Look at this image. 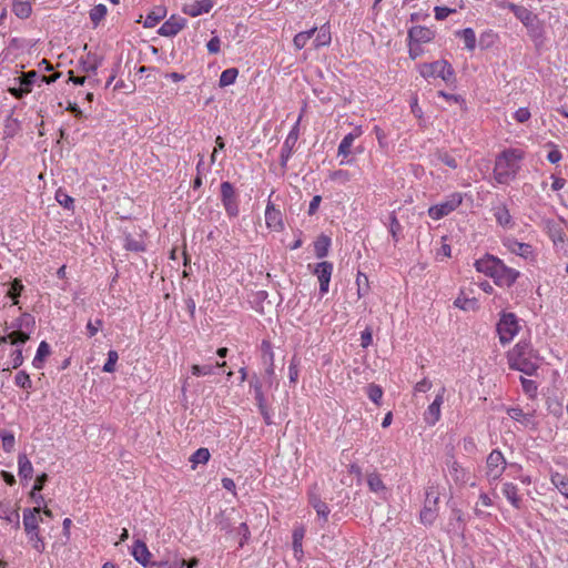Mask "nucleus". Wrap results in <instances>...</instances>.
I'll list each match as a JSON object with an SVG mask.
<instances>
[{"instance_id":"nucleus-38","label":"nucleus","mask_w":568,"mask_h":568,"mask_svg":"<svg viewBox=\"0 0 568 568\" xmlns=\"http://www.w3.org/2000/svg\"><path fill=\"white\" fill-rule=\"evenodd\" d=\"M457 36L462 37L464 40L466 49L473 51L476 47V34L471 28H466L462 31L457 32Z\"/></svg>"},{"instance_id":"nucleus-53","label":"nucleus","mask_w":568,"mask_h":568,"mask_svg":"<svg viewBox=\"0 0 568 568\" xmlns=\"http://www.w3.org/2000/svg\"><path fill=\"white\" fill-rule=\"evenodd\" d=\"M23 290V285L20 280H14L11 283V287L8 291V296L13 300V304H18L17 297L21 294V291Z\"/></svg>"},{"instance_id":"nucleus-3","label":"nucleus","mask_w":568,"mask_h":568,"mask_svg":"<svg viewBox=\"0 0 568 568\" xmlns=\"http://www.w3.org/2000/svg\"><path fill=\"white\" fill-rule=\"evenodd\" d=\"M509 367L526 375H534L539 367V357L527 343H518L507 355Z\"/></svg>"},{"instance_id":"nucleus-57","label":"nucleus","mask_w":568,"mask_h":568,"mask_svg":"<svg viewBox=\"0 0 568 568\" xmlns=\"http://www.w3.org/2000/svg\"><path fill=\"white\" fill-rule=\"evenodd\" d=\"M298 365L300 361L294 356L291 359L290 367H288V377L291 383H296L298 378Z\"/></svg>"},{"instance_id":"nucleus-28","label":"nucleus","mask_w":568,"mask_h":568,"mask_svg":"<svg viewBox=\"0 0 568 568\" xmlns=\"http://www.w3.org/2000/svg\"><path fill=\"white\" fill-rule=\"evenodd\" d=\"M507 414L510 418H513L516 422L521 423L525 426H528L532 419V414L524 413V410L520 407L507 408Z\"/></svg>"},{"instance_id":"nucleus-48","label":"nucleus","mask_w":568,"mask_h":568,"mask_svg":"<svg viewBox=\"0 0 568 568\" xmlns=\"http://www.w3.org/2000/svg\"><path fill=\"white\" fill-rule=\"evenodd\" d=\"M38 77L39 75L36 71H29V72L22 73V75L19 78L20 85H22L24 89H29V92H30L31 87Z\"/></svg>"},{"instance_id":"nucleus-29","label":"nucleus","mask_w":568,"mask_h":568,"mask_svg":"<svg viewBox=\"0 0 568 568\" xmlns=\"http://www.w3.org/2000/svg\"><path fill=\"white\" fill-rule=\"evenodd\" d=\"M331 245V239L324 234L317 237L314 243V252L316 257L323 258L327 255Z\"/></svg>"},{"instance_id":"nucleus-9","label":"nucleus","mask_w":568,"mask_h":568,"mask_svg":"<svg viewBox=\"0 0 568 568\" xmlns=\"http://www.w3.org/2000/svg\"><path fill=\"white\" fill-rule=\"evenodd\" d=\"M301 120H302V115L298 116L296 123L293 125L292 130L290 131V133L287 134L283 145H282V149H281V166L282 168H286L287 165V161L290 160L292 153H293V150L296 145V142L298 140V136H300V123H301Z\"/></svg>"},{"instance_id":"nucleus-55","label":"nucleus","mask_w":568,"mask_h":568,"mask_svg":"<svg viewBox=\"0 0 568 568\" xmlns=\"http://www.w3.org/2000/svg\"><path fill=\"white\" fill-rule=\"evenodd\" d=\"M329 179L339 183H347L351 181V173L346 170H336L331 173Z\"/></svg>"},{"instance_id":"nucleus-61","label":"nucleus","mask_w":568,"mask_h":568,"mask_svg":"<svg viewBox=\"0 0 568 568\" xmlns=\"http://www.w3.org/2000/svg\"><path fill=\"white\" fill-rule=\"evenodd\" d=\"M531 114H530V111L528 110V108H519L515 113H514V119L518 122V123H525L527 122L529 119H530Z\"/></svg>"},{"instance_id":"nucleus-46","label":"nucleus","mask_w":568,"mask_h":568,"mask_svg":"<svg viewBox=\"0 0 568 568\" xmlns=\"http://www.w3.org/2000/svg\"><path fill=\"white\" fill-rule=\"evenodd\" d=\"M449 474L457 484L465 483V470L456 463L454 462L449 467Z\"/></svg>"},{"instance_id":"nucleus-25","label":"nucleus","mask_w":568,"mask_h":568,"mask_svg":"<svg viewBox=\"0 0 568 568\" xmlns=\"http://www.w3.org/2000/svg\"><path fill=\"white\" fill-rule=\"evenodd\" d=\"M19 476L24 479H30L33 475V466L26 454L18 456Z\"/></svg>"},{"instance_id":"nucleus-35","label":"nucleus","mask_w":568,"mask_h":568,"mask_svg":"<svg viewBox=\"0 0 568 568\" xmlns=\"http://www.w3.org/2000/svg\"><path fill=\"white\" fill-rule=\"evenodd\" d=\"M12 11L17 17L21 19H27L30 17L32 8L29 1L17 0L13 3Z\"/></svg>"},{"instance_id":"nucleus-56","label":"nucleus","mask_w":568,"mask_h":568,"mask_svg":"<svg viewBox=\"0 0 568 568\" xmlns=\"http://www.w3.org/2000/svg\"><path fill=\"white\" fill-rule=\"evenodd\" d=\"M400 231H402V225H400L399 221L397 220V217L394 214H392L389 217V232L395 242L398 241V234Z\"/></svg>"},{"instance_id":"nucleus-16","label":"nucleus","mask_w":568,"mask_h":568,"mask_svg":"<svg viewBox=\"0 0 568 568\" xmlns=\"http://www.w3.org/2000/svg\"><path fill=\"white\" fill-rule=\"evenodd\" d=\"M0 519L11 525L16 530L20 528V515L18 508H14L10 501L0 503Z\"/></svg>"},{"instance_id":"nucleus-64","label":"nucleus","mask_w":568,"mask_h":568,"mask_svg":"<svg viewBox=\"0 0 568 568\" xmlns=\"http://www.w3.org/2000/svg\"><path fill=\"white\" fill-rule=\"evenodd\" d=\"M102 320H95V322L89 321L87 324V331L90 337L94 336L99 329L102 327Z\"/></svg>"},{"instance_id":"nucleus-8","label":"nucleus","mask_w":568,"mask_h":568,"mask_svg":"<svg viewBox=\"0 0 568 568\" xmlns=\"http://www.w3.org/2000/svg\"><path fill=\"white\" fill-rule=\"evenodd\" d=\"M507 462L500 450L494 449L486 459V478L489 483L497 481L505 471Z\"/></svg>"},{"instance_id":"nucleus-6","label":"nucleus","mask_w":568,"mask_h":568,"mask_svg":"<svg viewBox=\"0 0 568 568\" xmlns=\"http://www.w3.org/2000/svg\"><path fill=\"white\" fill-rule=\"evenodd\" d=\"M463 203L462 193L455 192L448 195L444 201L428 209V215L433 220H440L455 211Z\"/></svg>"},{"instance_id":"nucleus-13","label":"nucleus","mask_w":568,"mask_h":568,"mask_svg":"<svg viewBox=\"0 0 568 568\" xmlns=\"http://www.w3.org/2000/svg\"><path fill=\"white\" fill-rule=\"evenodd\" d=\"M333 272V264L329 262H321L316 265L314 273L320 282V292L325 294L328 292L329 281Z\"/></svg>"},{"instance_id":"nucleus-1","label":"nucleus","mask_w":568,"mask_h":568,"mask_svg":"<svg viewBox=\"0 0 568 568\" xmlns=\"http://www.w3.org/2000/svg\"><path fill=\"white\" fill-rule=\"evenodd\" d=\"M475 267L478 272L490 276L498 286L510 287L519 277V272L508 267L501 260L493 255L477 260Z\"/></svg>"},{"instance_id":"nucleus-31","label":"nucleus","mask_w":568,"mask_h":568,"mask_svg":"<svg viewBox=\"0 0 568 568\" xmlns=\"http://www.w3.org/2000/svg\"><path fill=\"white\" fill-rule=\"evenodd\" d=\"M50 355V345L42 341L37 349V354L32 361L36 368H41L44 359Z\"/></svg>"},{"instance_id":"nucleus-42","label":"nucleus","mask_w":568,"mask_h":568,"mask_svg":"<svg viewBox=\"0 0 568 568\" xmlns=\"http://www.w3.org/2000/svg\"><path fill=\"white\" fill-rule=\"evenodd\" d=\"M106 12V7L102 3L94 6L90 10V20L92 21L94 27H97L105 18Z\"/></svg>"},{"instance_id":"nucleus-30","label":"nucleus","mask_w":568,"mask_h":568,"mask_svg":"<svg viewBox=\"0 0 568 568\" xmlns=\"http://www.w3.org/2000/svg\"><path fill=\"white\" fill-rule=\"evenodd\" d=\"M454 305L463 311H476L478 308V301L475 297H467L464 293L455 300Z\"/></svg>"},{"instance_id":"nucleus-2","label":"nucleus","mask_w":568,"mask_h":568,"mask_svg":"<svg viewBox=\"0 0 568 568\" xmlns=\"http://www.w3.org/2000/svg\"><path fill=\"white\" fill-rule=\"evenodd\" d=\"M524 152L518 149H508L501 152L495 161L494 179L499 184H508L520 169Z\"/></svg>"},{"instance_id":"nucleus-47","label":"nucleus","mask_w":568,"mask_h":568,"mask_svg":"<svg viewBox=\"0 0 568 568\" xmlns=\"http://www.w3.org/2000/svg\"><path fill=\"white\" fill-rule=\"evenodd\" d=\"M14 383L17 386H19L23 389H30L32 387V382L30 379V376L24 371H20L17 373V375L14 377Z\"/></svg>"},{"instance_id":"nucleus-7","label":"nucleus","mask_w":568,"mask_h":568,"mask_svg":"<svg viewBox=\"0 0 568 568\" xmlns=\"http://www.w3.org/2000/svg\"><path fill=\"white\" fill-rule=\"evenodd\" d=\"M420 74L424 78H440L445 82H450L454 78V70L447 61L438 60L432 63H424L420 67Z\"/></svg>"},{"instance_id":"nucleus-24","label":"nucleus","mask_w":568,"mask_h":568,"mask_svg":"<svg viewBox=\"0 0 568 568\" xmlns=\"http://www.w3.org/2000/svg\"><path fill=\"white\" fill-rule=\"evenodd\" d=\"M511 9L516 18L519 19L526 27H529L535 22L536 16L527 8L513 4Z\"/></svg>"},{"instance_id":"nucleus-41","label":"nucleus","mask_w":568,"mask_h":568,"mask_svg":"<svg viewBox=\"0 0 568 568\" xmlns=\"http://www.w3.org/2000/svg\"><path fill=\"white\" fill-rule=\"evenodd\" d=\"M101 63H102V57H98L95 54L89 53L87 55V59L83 60V62H82L83 70L85 72H93V73H95L98 68L101 65Z\"/></svg>"},{"instance_id":"nucleus-58","label":"nucleus","mask_w":568,"mask_h":568,"mask_svg":"<svg viewBox=\"0 0 568 568\" xmlns=\"http://www.w3.org/2000/svg\"><path fill=\"white\" fill-rule=\"evenodd\" d=\"M2 438V447L6 452L10 453L14 448L16 439L13 434L11 433H3L1 435Z\"/></svg>"},{"instance_id":"nucleus-19","label":"nucleus","mask_w":568,"mask_h":568,"mask_svg":"<svg viewBox=\"0 0 568 568\" xmlns=\"http://www.w3.org/2000/svg\"><path fill=\"white\" fill-rule=\"evenodd\" d=\"M265 221L270 229L275 231H281L283 229L282 214L272 203H268L266 206Z\"/></svg>"},{"instance_id":"nucleus-27","label":"nucleus","mask_w":568,"mask_h":568,"mask_svg":"<svg viewBox=\"0 0 568 568\" xmlns=\"http://www.w3.org/2000/svg\"><path fill=\"white\" fill-rule=\"evenodd\" d=\"M433 161L440 162L454 170L458 168V162L455 159V156H453L449 152L444 150H437L433 154Z\"/></svg>"},{"instance_id":"nucleus-33","label":"nucleus","mask_w":568,"mask_h":568,"mask_svg":"<svg viewBox=\"0 0 568 568\" xmlns=\"http://www.w3.org/2000/svg\"><path fill=\"white\" fill-rule=\"evenodd\" d=\"M551 483L568 499V477L566 475L555 473L551 475Z\"/></svg>"},{"instance_id":"nucleus-26","label":"nucleus","mask_w":568,"mask_h":568,"mask_svg":"<svg viewBox=\"0 0 568 568\" xmlns=\"http://www.w3.org/2000/svg\"><path fill=\"white\" fill-rule=\"evenodd\" d=\"M30 338L29 334L27 332H23V331H13L11 332L10 334L6 335V336H1L0 337V346L2 344H6L8 341H10V343L12 345H22L24 344L28 339Z\"/></svg>"},{"instance_id":"nucleus-39","label":"nucleus","mask_w":568,"mask_h":568,"mask_svg":"<svg viewBox=\"0 0 568 568\" xmlns=\"http://www.w3.org/2000/svg\"><path fill=\"white\" fill-rule=\"evenodd\" d=\"M316 30H317V28H312L308 31H303V32L297 33L293 39L294 47L297 50L303 49L306 45V43L308 42V40L314 36Z\"/></svg>"},{"instance_id":"nucleus-44","label":"nucleus","mask_w":568,"mask_h":568,"mask_svg":"<svg viewBox=\"0 0 568 568\" xmlns=\"http://www.w3.org/2000/svg\"><path fill=\"white\" fill-rule=\"evenodd\" d=\"M495 217L497 222L503 226H506L511 222V216L504 205L495 209Z\"/></svg>"},{"instance_id":"nucleus-60","label":"nucleus","mask_w":568,"mask_h":568,"mask_svg":"<svg viewBox=\"0 0 568 568\" xmlns=\"http://www.w3.org/2000/svg\"><path fill=\"white\" fill-rule=\"evenodd\" d=\"M434 12H435V19L440 21V20L446 19L449 14L455 13L456 10L447 8V7H435Z\"/></svg>"},{"instance_id":"nucleus-5","label":"nucleus","mask_w":568,"mask_h":568,"mask_svg":"<svg viewBox=\"0 0 568 568\" xmlns=\"http://www.w3.org/2000/svg\"><path fill=\"white\" fill-rule=\"evenodd\" d=\"M519 328L520 325L518 323V318L514 313H503L499 322L497 323V333L500 343L507 344L511 342L519 332Z\"/></svg>"},{"instance_id":"nucleus-4","label":"nucleus","mask_w":568,"mask_h":568,"mask_svg":"<svg viewBox=\"0 0 568 568\" xmlns=\"http://www.w3.org/2000/svg\"><path fill=\"white\" fill-rule=\"evenodd\" d=\"M41 507L26 508L23 510V527L32 547L38 552H43L45 545L39 535V524L43 521L41 515Z\"/></svg>"},{"instance_id":"nucleus-32","label":"nucleus","mask_w":568,"mask_h":568,"mask_svg":"<svg viewBox=\"0 0 568 568\" xmlns=\"http://www.w3.org/2000/svg\"><path fill=\"white\" fill-rule=\"evenodd\" d=\"M305 535V528L303 526L296 527L293 530V550L295 557L300 558L303 555L302 541Z\"/></svg>"},{"instance_id":"nucleus-43","label":"nucleus","mask_w":568,"mask_h":568,"mask_svg":"<svg viewBox=\"0 0 568 568\" xmlns=\"http://www.w3.org/2000/svg\"><path fill=\"white\" fill-rule=\"evenodd\" d=\"M239 71L235 68L224 70L220 77V87H227L235 82Z\"/></svg>"},{"instance_id":"nucleus-12","label":"nucleus","mask_w":568,"mask_h":568,"mask_svg":"<svg viewBox=\"0 0 568 568\" xmlns=\"http://www.w3.org/2000/svg\"><path fill=\"white\" fill-rule=\"evenodd\" d=\"M445 392L446 389L445 387H443L436 395L434 402L427 407L426 412L424 413V420L426 424L433 426L439 420L440 407L444 403Z\"/></svg>"},{"instance_id":"nucleus-59","label":"nucleus","mask_w":568,"mask_h":568,"mask_svg":"<svg viewBox=\"0 0 568 568\" xmlns=\"http://www.w3.org/2000/svg\"><path fill=\"white\" fill-rule=\"evenodd\" d=\"M150 566H154L156 568H180L179 559L175 558L173 560L164 559L160 561L151 562Z\"/></svg>"},{"instance_id":"nucleus-17","label":"nucleus","mask_w":568,"mask_h":568,"mask_svg":"<svg viewBox=\"0 0 568 568\" xmlns=\"http://www.w3.org/2000/svg\"><path fill=\"white\" fill-rule=\"evenodd\" d=\"M434 38L435 31L427 27L415 26L408 30V40L417 44L428 43Z\"/></svg>"},{"instance_id":"nucleus-62","label":"nucleus","mask_w":568,"mask_h":568,"mask_svg":"<svg viewBox=\"0 0 568 568\" xmlns=\"http://www.w3.org/2000/svg\"><path fill=\"white\" fill-rule=\"evenodd\" d=\"M11 363H12V368H18L22 365L23 363V355H22V349L21 348H17L16 351L12 352L11 354Z\"/></svg>"},{"instance_id":"nucleus-21","label":"nucleus","mask_w":568,"mask_h":568,"mask_svg":"<svg viewBox=\"0 0 568 568\" xmlns=\"http://www.w3.org/2000/svg\"><path fill=\"white\" fill-rule=\"evenodd\" d=\"M501 491L507 500L516 509H520L523 505V499L518 494V487L513 483H505L503 485Z\"/></svg>"},{"instance_id":"nucleus-10","label":"nucleus","mask_w":568,"mask_h":568,"mask_svg":"<svg viewBox=\"0 0 568 568\" xmlns=\"http://www.w3.org/2000/svg\"><path fill=\"white\" fill-rule=\"evenodd\" d=\"M362 134L363 129L361 125H358L342 139L337 149V155L343 158L341 164H348L352 162V159H349V156L353 153L352 146L354 144V141L358 139Z\"/></svg>"},{"instance_id":"nucleus-50","label":"nucleus","mask_w":568,"mask_h":568,"mask_svg":"<svg viewBox=\"0 0 568 568\" xmlns=\"http://www.w3.org/2000/svg\"><path fill=\"white\" fill-rule=\"evenodd\" d=\"M124 246L126 250L134 252H142L145 250V245L142 240H135L131 236H126Z\"/></svg>"},{"instance_id":"nucleus-45","label":"nucleus","mask_w":568,"mask_h":568,"mask_svg":"<svg viewBox=\"0 0 568 568\" xmlns=\"http://www.w3.org/2000/svg\"><path fill=\"white\" fill-rule=\"evenodd\" d=\"M55 200L60 205H62L64 209L72 210L74 205V200L70 195H68L65 192H63L61 189H59L55 192Z\"/></svg>"},{"instance_id":"nucleus-37","label":"nucleus","mask_w":568,"mask_h":568,"mask_svg":"<svg viewBox=\"0 0 568 568\" xmlns=\"http://www.w3.org/2000/svg\"><path fill=\"white\" fill-rule=\"evenodd\" d=\"M367 485L371 491L376 494L385 491L386 489L381 476L376 473H371L367 475Z\"/></svg>"},{"instance_id":"nucleus-23","label":"nucleus","mask_w":568,"mask_h":568,"mask_svg":"<svg viewBox=\"0 0 568 568\" xmlns=\"http://www.w3.org/2000/svg\"><path fill=\"white\" fill-rule=\"evenodd\" d=\"M508 250L518 255V256H521L524 258H529L532 256V247L531 245L527 244V243H520V242H517V241H508L506 243Z\"/></svg>"},{"instance_id":"nucleus-14","label":"nucleus","mask_w":568,"mask_h":568,"mask_svg":"<svg viewBox=\"0 0 568 568\" xmlns=\"http://www.w3.org/2000/svg\"><path fill=\"white\" fill-rule=\"evenodd\" d=\"M186 26V19L180 16H171L159 29V34L173 37Z\"/></svg>"},{"instance_id":"nucleus-18","label":"nucleus","mask_w":568,"mask_h":568,"mask_svg":"<svg viewBox=\"0 0 568 568\" xmlns=\"http://www.w3.org/2000/svg\"><path fill=\"white\" fill-rule=\"evenodd\" d=\"M213 6V0H196L193 3L185 4L183 7V12L190 17H197L203 13H209Z\"/></svg>"},{"instance_id":"nucleus-34","label":"nucleus","mask_w":568,"mask_h":568,"mask_svg":"<svg viewBox=\"0 0 568 568\" xmlns=\"http://www.w3.org/2000/svg\"><path fill=\"white\" fill-rule=\"evenodd\" d=\"M210 456L211 455L207 448L202 447L195 450L190 457L192 469H195L199 464H206L210 459Z\"/></svg>"},{"instance_id":"nucleus-63","label":"nucleus","mask_w":568,"mask_h":568,"mask_svg":"<svg viewBox=\"0 0 568 568\" xmlns=\"http://www.w3.org/2000/svg\"><path fill=\"white\" fill-rule=\"evenodd\" d=\"M164 17V13H159V14H155L154 12L148 14L146 19H145V22H144V26L146 28H153L155 27L159 21Z\"/></svg>"},{"instance_id":"nucleus-15","label":"nucleus","mask_w":568,"mask_h":568,"mask_svg":"<svg viewBox=\"0 0 568 568\" xmlns=\"http://www.w3.org/2000/svg\"><path fill=\"white\" fill-rule=\"evenodd\" d=\"M433 493L428 491L426 496L425 506L420 511V521L426 525H430L434 523L437 516V504H438V496H433V499L430 498Z\"/></svg>"},{"instance_id":"nucleus-54","label":"nucleus","mask_w":568,"mask_h":568,"mask_svg":"<svg viewBox=\"0 0 568 568\" xmlns=\"http://www.w3.org/2000/svg\"><path fill=\"white\" fill-rule=\"evenodd\" d=\"M367 395L372 402L378 404L383 396V390L378 385L371 384L367 388Z\"/></svg>"},{"instance_id":"nucleus-40","label":"nucleus","mask_w":568,"mask_h":568,"mask_svg":"<svg viewBox=\"0 0 568 568\" xmlns=\"http://www.w3.org/2000/svg\"><path fill=\"white\" fill-rule=\"evenodd\" d=\"M225 365H226L225 362L216 363L215 366H213V365H193L191 367V371L194 376H205V375L213 374L215 367H224Z\"/></svg>"},{"instance_id":"nucleus-20","label":"nucleus","mask_w":568,"mask_h":568,"mask_svg":"<svg viewBox=\"0 0 568 568\" xmlns=\"http://www.w3.org/2000/svg\"><path fill=\"white\" fill-rule=\"evenodd\" d=\"M132 556L143 567H149L151 565V560H150L151 552L149 551L146 545L141 540H136L134 542L133 549H132Z\"/></svg>"},{"instance_id":"nucleus-11","label":"nucleus","mask_w":568,"mask_h":568,"mask_svg":"<svg viewBox=\"0 0 568 568\" xmlns=\"http://www.w3.org/2000/svg\"><path fill=\"white\" fill-rule=\"evenodd\" d=\"M221 200L226 213L230 216H236L239 214L235 190L233 185L227 181L221 184Z\"/></svg>"},{"instance_id":"nucleus-36","label":"nucleus","mask_w":568,"mask_h":568,"mask_svg":"<svg viewBox=\"0 0 568 568\" xmlns=\"http://www.w3.org/2000/svg\"><path fill=\"white\" fill-rule=\"evenodd\" d=\"M317 31L315 40L313 42L314 47L317 49L320 47L328 45L331 43V32L326 26L321 27Z\"/></svg>"},{"instance_id":"nucleus-49","label":"nucleus","mask_w":568,"mask_h":568,"mask_svg":"<svg viewBox=\"0 0 568 568\" xmlns=\"http://www.w3.org/2000/svg\"><path fill=\"white\" fill-rule=\"evenodd\" d=\"M520 383L523 386L524 392L530 397H535L537 394V384L532 379H528L525 377H520Z\"/></svg>"},{"instance_id":"nucleus-22","label":"nucleus","mask_w":568,"mask_h":568,"mask_svg":"<svg viewBox=\"0 0 568 568\" xmlns=\"http://www.w3.org/2000/svg\"><path fill=\"white\" fill-rule=\"evenodd\" d=\"M310 505L315 509L318 519L322 520L323 524L327 523L331 510L326 503L322 501L315 494H310Z\"/></svg>"},{"instance_id":"nucleus-51","label":"nucleus","mask_w":568,"mask_h":568,"mask_svg":"<svg viewBox=\"0 0 568 568\" xmlns=\"http://www.w3.org/2000/svg\"><path fill=\"white\" fill-rule=\"evenodd\" d=\"M356 284H357L358 297H362L368 291V278H367V276L365 274L358 272L357 277H356Z\"/></svg>"},{"instance_id":"nucleus-52","label":"nucleus","mask_w":568,"mask_h":568,"mask_svg":"<svg viewBox=\"0 0 568 568\" xmlns=\"http://www.w3.org/2000/svg\"><path fill=\"white\" fill-rule=\"evenodd\" d=\"M119 359V355L116 351H109L108 352V361L103 366V372L105 373H113L115 371V364Z\"/></svg>"}]
</instances>
